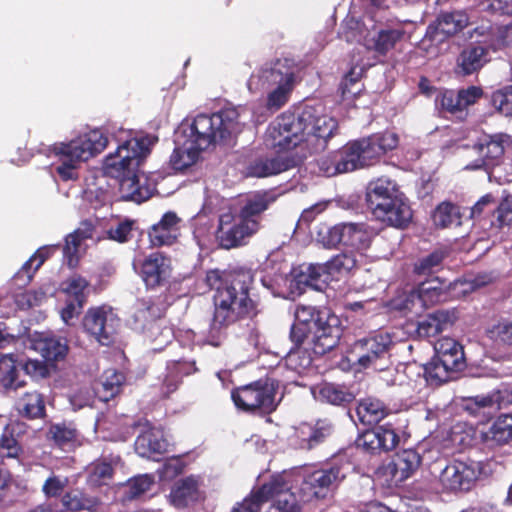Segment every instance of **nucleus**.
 <instances>
[{
	"instance_id": "obj_57",
	"label": "nucleus",
	"mask_w": 512,
	"mask_h": 512,
	"mask_svg": "<svg viewBox=\"0 0 512 512\" xmlns=\"http://www.w3.org/2000/svg\"><path fill=\"white\" fill-rule=\"evenodd\" d=\"M340 229L341 223L329 226L327 224H320L316 230V240L325 248H337L340 246Z\"/></svg>"
},
{
	"instance_id": "obj_37",
	"label": "nucleus",
	"mask_w": 512,
	"mask_h": 512,
	"mask_svg": "<svg viewBox=\"0 0 512 512\" xmlns=\"http://www.w3.org/2000/svg\"><path fill=\"white\" fill-rule=\"evenodd\" d=\"M199 484L194 476H187L176 481L171 489V503L177 508L187 507L190 502L198 500Z\"/></svg>"
},
{
	"instance_id": "obj_48",
	"label": "nucleus",
	"mask_w": 512,
	"mask_h": 512,
	"mask_svg": "<svg viewBox=\"0 0 512 512\" xmlns=\"http://www.w3.org/2000/svg\"><path fill=\"white\" fill-rule=\"evenodd\" d=\"M320 395L326 402L337 406H346L355 400V394L349 388L334 383H325Z\"/></svg>"
},
{
	"instance_id": "obj_21",
	"label": "nucleus",
	"mask_w": 512,
	"mask_h": 512,
	"mask_svg": "<svg viewBox=\"0 0 512 512\" xmlns=\"http://www.w3.org/2000/svg\"><path fill=\"white\" fill-rule=\"evenodd\" d=\"M164 313L165 309L151 298H142L137 301V308L133 316L134 323L144 333H149L148 337L154 340V330L160 329L157 320L162 318Z\"/></svg>"
},
{
	"instance_id": "obj_62",
	"label": "nucleus",
	"mask_w": 512,
	"mask_h": 512,
	"mask_svg": "<svg viewBox=\"0 0 512 512\" xmlns=\"http://www.w3.org/2000/svg\"><path fill=\"white\" fill-rule=\"evenodd\" d=\"M68 484L66 477H60L52 473L43 483L42 492L47 499L62 497Z\"/></svg>"
},
{
	"instance_id": "obj_6",
	"label": "nucleus",
	"mask_w": 512,
	"mask_h": 512,
	"mask_svg": "<svg viewBox=\"0 0 512 512\" xmlns=\"http://www.w3.org/2000/svg\"><path fill=\"white\" fill-rule=\"evenodd\" d=\"M279 381L271 376L262 377L249 384L235 387L231 399L238 410L251 414H271L279 404L276 395Z\"/></svg>"
},
{
	"instance_id": "obj_4",
	"label": "nucleus",
	"mask_w": 512,
	"mask_h": 512,
	"mask_svg": "<svg viewBox=\"0 0 512 512\" xmlns=\"http://www.w3.org/2000/svg\"><path fill=\"white\" fill-rule=\"evenodd\" d=\"M295 319L312 333V351L322 356L335 348L342 336L341 321L326 307L298 305Z\"/></svg>"
},
{
	"instance_id": "obj_16",
	"label": "nucleus",
	"mask_w": 512,
	"mask_h": 512,
	"mask_svg": "<svg viewBox=\"0 0 512 512\" xmlns=\"http://www.w3.org/2000/svg\"><path fill=\"white\" fill-rule=\"evenodd\" d=\"M295 80L294 67L289 63L288 59H277L270 65L262 67L256 75H252L249 79V88L252 86L269 89L272 87H290L293 86Z\"/></svg>"
},
{
	"instance_id": "obj_28",
	"label": "nucleus",
	"mask_w": 512,
	"mask_h": 512,
	"mask_svg": "<svg viewBox=\"0 0 512 512\" xmlns=\"http://www.w3.org/2000/svg\"><path fill=\"white\" fill-rule=\"evenodd\" d=\"M325 274L324 264H302L292 270V282L300 292L307 287L321 290L326 283V279H322Z\"/></svg>"
},
{
	"instance_id": "obj_53",
	"label": "nucleus",
	"mask_w": 512,
	"mask_h": 512,
	"mask_svg": "<svg viewBox=\"0 0 512 512\" xmlns=\"http://www.w3.org/2000/svg\"><path fill=\"white\" fill-rule=\"evenodd\" d=\"M48 439L52 440L55 445L59 447H65L76 442L78 437V431L70 424L57 423L52 424L49 427L47 433Z\"/></svg>"
},
{
	"instance_id": "obj_11",
	"label": "nucleus",
	"mask_w": 512,
	"mask_h": 512,
	"mask_svg": "<svg viewBox=\"0 0 512 512\" xmlns=\"http://www.w3.org/2000/svg\"><path fill=\"white\" fill-rule=\"evenodd\" d=\"M120 319L106 306L90 307L82 318V327L89 338L102 346H110L115 336Z\"/></svg>"
},
{
	"instance_id": "obj_42",
	"label": "nucleus",
	"mask_w": 512,
	"mask_h": 512,
	"mask_svg": "<svg viewBox=\"0 0 512 512\" xmlns=\"http://www.w3.org/2000/svg\"><path fill=\"white\" fill-rule=\"evenodd\" d=\"M457 372L455 369L444 365L438 359L432 357L431 360L423 365V376L428 386L439 387L452 379V374Z\"/></svg>"
},
{
	"instance_id": "obj_39",
	"label": "nucleus",
	"mask_w": 512,
	"mask_h": 512,
	"mask_svg": "<svg viewBox=\"0 0 512 512\" xmlns=\"http://www.w3.org/2000/svg\"><path fill=\"white\" fill-rule=\"evenodd\" d=\"M449 287V282L435 277L420 283L415 290L418 301L423 306H431L445 299Z\"/></svg>"
},
{
	"instance_id": "obj_43",
	"label": "nucleus",
	"mask_w": 512,
	"mask_h": 512,
	"mask_svg": "<svg viewBox=\"0 0 512 512\" xmlns=\"http://www.w3.org/2000/svg\"><path fill=\"white\" fill-rule=\"evenodd\" d=\"M486 441L498 446L512 441V414H502L497 417L487 432L484 433Z\"/></svg>"
},
{
	"instance_id": "obj_26",
	"label": "nucleus",
	"mask_w": 512,
	"mask_h": 512,
	"mask_svg": "<svg viewBox=\"0 0 512 512\" xmlns=\"http://www.w3.org/2000/svg\"><path fill=\"white\" fill-rule=\"evenodd\" d=\"M434 349L433 357L443 362L444 365H448L458 372L466 367L463 346L456 340L443 337L436 342Z\"/></svg>"
},
{
	"instance_id": "obj_35",
	"label": "nucleus",
	"mask_w": 512,
	"mask_h": 512,
	"mask_svg": "<svg viewBox=\"0 0 512 512\" xmlns=\"http://www.w3.org/2000/svg\"><path fill=\"white\" fill-rule=\"evenodd\" d=\"M405 33L401 25L382 27L373 36L370 49L378 55L386 56L403 40Z\"/></svg>"
},
{
	"instance_id": "obj_14",
	"label": "nucleus",
	"mask_w": 512,
	"mask_h": 512,
	"mask_svg": "<svg viewBox=\"0 0 512 512\" xmlns=\"http://www.w3.org/2000/svg\"><path fill=\"white\" fill-rule=\"evenodd\" d=\"M469 24V16L463 10L441 11L427 26L423 41L442 44L462 32Z\"/></svg>"
},
{
	"instance_id": "obj_1",
	"label": "nucleus",
	"mask_w": 512,
	"mask_h": 512,
	"mask_svg": "<svg viewBox=\"0 0 512 512\" xmlns=\"http://www.w3.org/2000/svg\"><path fill=\"white\" fill-rule=\"evenodd\" d=\"M338 133V121L324 114L320 105H304L297 115L282 113L269 125L267 137L278 152L296 151L275 157L255 158L247 165L246 174L265 178L300 166L307 154L324 151Z\"/></svg>"
},
{
	"instance_id": "obj_12",
	"label": "nucleus",
	"mask_w": 512,
	"mask_h": 512,
	"mask_svg": "<svg viewBox=\"0 0 512 512\" xmlns=\"http://www.w3.org/2000/svg\"><path fill=\"white\" fill-rule=\"evenodd\" d=\"M483 463L455 460L442 470L439 481L442 489L449 493L468 492L483 473Z\"/></svg>"
},
{
	"instance_id": "obj_55",
	"label": "nucleus",
	"mask_w": 512,
	"mask_h": 512,
	"mask_svg": "<svg viewBox=\"0 0 512 512\" xmlns=\"http://www.w3.org/2000/svg\"><path fill=\"white\" fill-rule=\"evenodd\" d=\"M361 73L351 69L341 80L339 90L343 100H354L362 91L363 85L360 82Z\"/></svg>"
},
{
	"instance_id": "obj_63",
	"label": "nucleus",
	"mask_w": 512,
	"mask_h": 512,
	"mask_svg": "<svg viewBox=\"0 0 512 512\" xmlns=\"http://www.w3.org/2000/svg\"><path fill=\"white\" fill-rule=\"evenodd\" d=\"M355 445L357 448L370 454H376L381 452L378 434L376 433L375 428L367 429L361 434H359L355 440Z\"/></svg>"
},
{
	"instance_id": "obj_51",
	"label": "nucleus",
	"mask_w": 512,
	"mask_h": 512,
	"mask_svg": "<svg viewBox=\"0 0 512 512\" xmlns=\"http://www.w3.org/2000/svg\"><path fill=\"white\" fill-rule=\"evenodd\" d=\"M289 337L294 345L288 353V360L292 363L295 361V358L299 357V354L302 353L300 347L307 340L310 345H312V333H310L309 328L301 321L295 320V323L291 326ZM310 348L312 349V346H310ZM303 354H305V352H303Z\"/></svg>"
},
{
	"instance_id": "obj_17",
	"label": "nucleus",
	"mask_w": 512,
	"mask_h": 512,
	"mask_svg": "<svg viewBox=\"0 0 512 512\" xmlns=\"http://www.w3.org/2000/svg\"><path fill=\"white\" fill-rule=\"evenodd\" d=\"M171 273L170 259L161 252L150 253L139 266V276L150 290L168 285Z\"/></svg>"
},
{
	"instance_id": "obj_10",
	"label": "nucleus",
	"mask_w": 512,
	"mask_h": 512,
	"mask_svg": "<svg viewBox=\"0 0 512 512\" xmlns=\"http://www.w3.org/2000/svg\"><path fill=\"white\" fill-rule=\"evenodd\" d=\"M347 465L337 458L324 463L304 476L302 490L317 499L327 498L345 479Z\"/></svg>"
},
{
	"instance_id": "obj_23",
	"label": "nucleus",
	"mask_w": 512,
	"mask_h": 512,
	"mask_svg": "<svg viewBox=\"0 0 512 512\" xmlns=\"http://www.w3.org/2000/svg\"><path fill=\"white\" fill-rule=\"evenodd\" d=\"M252 235L232 215H222L216 238L220 247L231 249L244 244L246 238Z\"/></svg>"
},
{
	"instance_id": "obj_52",
	"label": "nucleus",
	"mask_w": 512,
	"mask_h": 512,
	"mask_svg": "<svg viewBox=\"0 0 512 512\" xmlns=\"http://www.w3.org/2000/svg\"><path fill=\"white\" fill-rule=\"evenodd\" d=\"M486 336L494 343L512 346V317L500 318L490 325Z\"/></svg>"
},
{
	"instance_id": "obj_59",
	"label": "nucleus",
	"mask_w": 512,
	"mask_h": 512,
	"mask_svg": "<svg viewBox=\"0 0 512 512\" xmlns=\"http://www.w3.org/2000/svg\"><path fill=\"white\" fill-rule=\"evenodd\" d=\"M288 489L287 482L280 475L272 477V479L264 483L261 487H259L256 492L262 498V500L266 503L270 499L275 496L281 494L285 490Z\"/></svg>"
},
{
	"instance_id": "obj_64",
	"label": "nucleus",
	"mask_w": 512,
	"mask_h": 512,
	"mask_svg": "<svg viewBox=\"0 0 512 512\" xmlns=\"http://www.w3.org/2000/svg\"><path fill=\"white\" fill-rule=\"evenodd\" d=\"M490 47L493 51H505L506 54L512 52V27L499 29L498 33L492 39Z\"/></svg>"
},
{
	"instance_id": "obj_60",
	"label": "nucleus",
	"mask_w": 512,
	"mask_h": 512,
	"mask_svg": "<svg viewBox=\"0 0 512 512\" xmlns=\"http://www.w3.org/2000/svg\"><path fill=\"white\" fill-rule=\"evenodd\" d=\"M491 103L503 115L512 116V85L493 92Z\"/></svg>"
},
{
	"instance_id": "obj_30",
	"label": "nucleus",
	"mask_w": 512,
	"mask_h": 512,
	"mask_svg": "<svg viewBox=\"0 0 512 512\" xmlns=\"http://www.w3.org/2000/svg\"><path fill=\"white\" fill-rule=\"evenodd\" d=\"M123 197L136 203H142L153 195L154 186L148 183L144 175L132 173L119 181Z\"/></svg>"
},
{
	"instance_id": "obj_22",
	"label": "nucleus",
	"mask_w": 512,
	"mask_h": 512,
	"mask_svg": "<svg viewBox=\"0 0 512 512\" xmlns=\"http://www.w3.org/2000/svg\"><path fill=\"white\" fill-rule=\"evenodd\" d=\"M479 158L468 164L466 168L471 170L487 169L496 164L504 154L503 141L492 136H485L473 146Z\"/></svg>"
},
{
	"instance_id": "obj_24",
	"label": "nucleus",
	"mask_w": 512,
	"mask_h": 512,
	"mask_svg": "<svg viewBox=\"0 0 512 512\" xmlns=\"http://www.w3.org/2000/svg\"><path fill=\"white\" fill-rule=\"evenodd\" d=\"M421 464V456L416 450L405 449L398 452L388 464L387 470L395 483H401L411 477Z\"/></svg>"
},
{
	"instance_id": "obj_7",
	"label": "nucleus",
	"mask_w": 512,
	"mask_h": 512,
	"mask_svg": "<svg viewBox=\"0 0 512 512\" xmlns=\"http://www.w3.org/2000/svg\"><path fill=\"white\" fill-rule=\"evenodd\" d=\"M157 141V136L149 134L125 140L114 153L105 157L104 175L121 181L131 174L133 167H138L142 163Z\"/></svg>"
},
{
	"instance_id": "obj_33",
	"label": "nucleus",
	"mask_w": 512,
	"mask_h": 512,
	"mask_svg": "<svg viewBox=\"0 0 512 512\" xmlns=\"http://www.w3.org/2000/svg\"><path fill=\"white\" fill-rule=\"evenodd\" d=\"M488 49L481 45H469L457 58V67L464 76L478 72L488 62Z\"/></svg>"
},
{
	"instance_id": "obj_40",
	"label": "nucleus",
	"mask_w": 512,
	"mask_h": 512,
	"mask_svg": "<svg viewBox=\"0 0 512 512\" xmlns=\"http://www.w3.org/2000/svg\"><path fill=\"white\" fill-rule=\"evenodd\" d=\"M25 432V424L20 421H11L4 426L0 437V454L3 457L15 458L21 452L17 437Z\"/></svg>"
},
{
	"instance_id": "obj_58",
	"label": "nucleus",
	"mask_w": 512,
	"mask_h": 512,
	"mask_svg": "<svg viewBox=\"0 0 512 512\" xmlns=\"http://www.w3.org/2000/svg\"><path fill=\"white\" fill-rule=\"evenodd\" d=\"M375 429L378 434L381 451H392L398 446L400 437L392 424L386 423L384 425L377 426Z\"/></svg>"
},
{
	"instance_id": "obj_61",
	"label": "nucleus",
	"mask_w": 512,
	"mask_h": 512,
	"mask_svg": "<svg viewBox=\"0 0 512 512\" xmlns=\"http://www.w3.org/2000/svg\"><path fill=\"white\" fill-rule=\"evenodd\" d=\"M124 382V375L117 371H112L109 376H106L105 381L102 383L103 395L100 396L101 400L107 402L114 398L121 391Z\"/></svg>"
},
{
	"instance_id": "obj_8",
	"label": "nucleus",
	"mask_w": 512,
	"mask_h": 512,
	"mask_svg": "<svg viewBox=\"0 0 512 512\" xmlns=\"http://www.w3.org/2000/svg\"><path fill=\"white\" fill-rule=\"evenodd\" d=\"M228 294L218 297V306H214L213 318L206 335V343L219 347L227 337V328L234 323L254 319L260 312V307H248L244 302L231 306Z\"/></svg>"
},
{
	"instance_id": "obj_13",
	"label": "nucleus",
	"mask_w": 512,
	"mask_h": 512,
	"mask_svg": "<svg viewBox=\"0 0 512 512\" xmlns=\"http://www.w3.org/2000/svg\"><path fill=\"white\" fill-rule=\"evenodd\" d=\"M277 200L270 190H260L248 194L239 210L232 215L252 236L261 228L263 213Z\"/></svg>"
},
{
	"instance_id": "obj_38",
	"label": "nucleus",
	"mask_w": 512,
	"mask_h": 512,
	"mask_svg": "<svg viewBox=\"0 0 512 512\" xmlns=\"http://www.w3.org/2000/svg\"><path fill=\"white\" fill-rule=\"evenodd\" d=\"M15 408L19 415L30 420L46 416L44 396L36 390L25 392L16 401Z\"/></svg>"
},
{
	"instance_id": "obj_32",
	"label": "nucleus",
	"mask_w": 512,
	"mask_h": 512,
	"mask_svg": "<svg viewBox=\"0 0 512 512\" xmlns=\"http://www.w3.org/2000/svg\"><path fill=\"white\" fill-rule=\"evenodd\" d=\"M168 443L161 432L154 428L143 431L135 441V450L141 457L151 458L163 455L167 451Z\"/></svg>"
},
{
	"instance_id": "obj_5",
	"label": "nucleus",
	"mask_w": 512,
	"mask_h": 512,
	"mask_svg": "<svg viewBox=\"0 0 512 512\" xmlns=\"http://www.w3.org/2000/svg\"><path fill=\"white\" fill-rule=\"evenodd\" d=\"M205 283L216 291L213 296L214 306H218V297L223 294L230 296L231 306H237L240 301L248 307L261 306V299L253 286L254 275L251 270L240 269L225 273L212 269L206 272Z\"/></svg>"
},
{
	"instance_id": "obj_49",
	"label": "nucleus",
	"mask_w": 512,
	"mask_h": 512,
	"mask_svg": "<svg viewBox=\"0 0 512 512\" xmlns=\"http://www.w3.org/2000/svg\"><path fill=\"white\" fill-rule=\"evenodd\" d=\"M432 219L435 226L439 228H447L452 225H460V209L457 205L444 201L435 208Z\"/></svg>"
},
{
	"instance_id": "obj_34",
	"label": "nucleus",
	"mask_w": 512,
	"mask_h": 512,
	"mask_svg": "<svg viewBox=\"0 0 512 512\" xmlns=\"http://www.w3.org/2000/svg\"><path fill=\"white\" fill-rule=\"evenodd\" d=\"M33 348L46 363H54L63 360L69 350L67 342L60 337L45 336L33 341Z\"/></svg>"
},
{
	"instance_id": "obj_54",
	"label": "nucleus",
	"mask_w": 512,
	"mask_h": 512,
	"mask_svg": "<svg viewBox=\"0 0 512 512\" xmlns=\"http://www.w3.org/2000/svg\"><path fill=\"white\" fill-rule=\"evenodd\" d=\"M357 260L353 253H340L332 257L324 264L327 275H344L348 274L356 267Z\"/></svg>"
},
{
	"instance_id": "obj_41",
	"label": "nucleus",
	"mask_w": 512,
	"mask_h": 512,
	"mask_svg": "<svg viewBox=\"0 0 512 512\" xmlns=\"http://www.w3.org/2000/svg\"><path fill=\"white\" fill-rule=\"evenodd\" d=\"M356 413L363 424L375 425L389 414V408L381 400L367 397L359 402Z\"/></svg>"
},
{
	"instance_id": "obj_45",
	"label": "nucleus",
	"mask_w": 512,
	"mask_h": 512,
	"mask_svg": "<svg viewBox=\"0 0 512 512\" xmlns=\"http://www.w3.org/2000/svg\"><path fill=\"white\" fill-rule=\"evenodd\" d=\"M20 362L18 363L11 354L0 358V383L6 389H18L25 385L19 379Z\"/></svg>"
},
{
	"instance_id": "obj_46",
	"label": "nucleus",
	"mask_w": 512,
	"mask_h": 512,
	"mask_svg": "<svg viewBox=\"0 0 512 512\" xmlns=\"http://www.w3.org/2000/svg\"><path fill=\"white\" fill-rule=\"evenodd\" d=\"M91 236V228L85 230L77 229L66 236L65 245L62 247V250L63 257L70 268H75L78 265V250L81 242Z\"/></svg>"
},
{
	"instance_id": "obj_44",
	"label": "nucleus",
	"mask_w": 512,
	"mask_h": 512,
	"mask_svg": "<svg viewBox=\"0 0 512 512\" xmlns=\"http://www.w3.org/2000/svg\"><path fill=\"white\" fill-rule=\"evenodd\" d=\"M502 400L501 391H495L488 395H477L469 399L467 410L474 415H490L502 408Z\"/></svg>"
},
{
	"instance_id": "obj_15",
	"label": "nucleus",
	"mask_w": 512,
	"mask_h": 512,
	"mask_svg": "<svg viewBox=\"0 0 512 512\" xmlns=\"http://www.w3.org/2000/svg\"><path fill=\"white\" fill-rule=\"evenodd\" d=\"M392 345L391 335L380 332L355 341L351 348V355L360 366L367 368L383 358Z\"/></svg>"
},
{
	"instance_id": "obj_47",
	"label": "nucleus",
	"mask_w": 512,
	"mask_h": 512,
	"mask_svg": "<svg viewBox=\"0 0 512 512\" xmlns=\"http://www.w3.org/2000/svg\"><path fill=\"white\" fill-rule=\"evenodd\" d=\"M63 291L68 295V301L77 304L78 312H81L88 300L89 282L80 275H74L66 280Z\"/></svg>"
},
{
	"instance_id": "obj_56",
	"label": "nucleus",
	"mask_w": 512,
	"mask_h": 512,
	"mask_svg": "<svg viewBox=\"0 0 512 512\" xmlns=\"http://www.w3.org/2000/svg\"><path fill=\"white\" fill-rule=\"evenodd\" d=\"M60 502L63 509H56V512H80L89 508V500L85 497L84 493L79 490L65 492Z\"/></svg>"
},
{
	"instance_id": "obj_20",
	"label": "nucleus",
	"mask_w": 512,
	"mask_h": 512,
	"mask_svg": "<svg viewBox=\"0 0 512 512\" xmlns=\"http://www.w3.org/2000/svg\"><path fill=\"white\" fill-rule=\"evenodd\" d=\"M402 193L396 181L386 177H380L368 184L366 203L374 215V212H378L379 209L388 205V202L394 200L395 196L398 197Z\"/></svg>"
},
{
	"instance_id": "obj_3",
	"label": "nucleus",
	"mask_w": 512,
	"mask_h": 512,
	"mask_svg": "<svg viewBox=\"0 0 512 512\" xmlns=\"http://www.w3.org/2000/svg\"><path fill=\"white\" fill-rule=\"evenodd\" d=\"M107 145L108 137L98 129L79 135L68 143H55L51 151L61 162L56 167L57 174L63 181L76 179L78 164L98 155Z\"/></svg>"
},
{
	"instance_id": "obj_29",
	"label": "nucleus",
	"mask_w": 512,
	"mask_h": 512,
	"mask_svg": "<svg viewBox=\"0 0 512 512\" xmlns=\"http://www.w3.org/2000/svg\"><path fill=\"white\" fill-rule=\"evenodd\" d=\"M340 237V245L357 251L366 250L372 241V234L365 223L342 222Z\"/></svg>"
},
{
	"instance_id": "obj_50",
	"label": "nucleus",
	"mask_w": 512,
	"mask_h": 512,
	"mask_svg": "<svg viewBox=\"0 0 512 512\" xmlns=\"http://www.w3.org/2000/svg\"><path fill=\"white\" fill-rule=\"evenodd\" d=\"M114 476V468L110 461L102 458L91 463L88 482L95 487L107 485Z\"/></svg>"
},
{
	"instance_id": "obj_27",
	"label": "nucleus",
	"mask_w": 512,
	"mask_h": 512,
	"mask_svg": "<svg viewBox=\"0 0 512 512\" xmlns=\"http://www.w3.org/2000/svg\"><path fill=\"white\" fill-rule=\"evenodd\" d=\"M455 320L456 316L453 311L435 310L417 323L416 333L421 338L435 337L453 325Z\"/></svg>"
},
{
	"instance_id": "obj_31",
	"label": "nucleus",
	"mask_w": 512,
	"mask_h": 512,
	"mask_svg": "<svg viewBox=\"0 0 512 512\" xmlns=\"http://www.w3.org/2000/svg\"><path fill=\"white\" fill-rule=\"evenodd\" d=\"M332 433L333 425L327 420H317L314 425L302 423L297 429L301 448L308 450L323 443Z\"/></svg>"
},
{
	"instance_id": "obj_36",
	"label": "nucleus",
	"mask_w": 512,
	"mask_h": 512,
	"mask_svg": "<svg viewBox=\"0 0 512 512\" xmlns=\"http://www.w3.org/2000/svg\"><path fill=\"white\" fill-rule=\"evenodd\" d=\"M446 247L436 248L429 254L418 258L413 264V274L419 277H431L443 269L444 261L449 256Z\"/></svg>"
},
{
	"instance_id": "obj_9",
	"label": "nucleus",
	"mask_w": 512,
	"mask_h": 512,
	"mask_svg": "<svg viewBox=\"0 0 512 512\" xmlns=\"http://www.w3.org/2000/svg\"><path fill=\"white\" fill-rule=\"evenodd\" d=\"M347 145L357 170L379 163L389 152L398 147L399 136L393 131L385 130L351 140Z\"/></svg>"
},
{
	"instance_id": "obj_2",
	"label": "nucleus",
	"mask_w": 512,
	"mask_h": 512,
	"mask_svg": "<svg viewBox=\"0 0 512 512\" xmlns=\"http://www.w3.org/2000/svg\"><path fill=\"white\" fill-rule=\"evenodd\" d=\"M240 114L235 107H225L213 114H199L192 123L182 125L170 166L183 171L196 163L199 153L211 144L224 143L242 131Z\"/></svg>"
},
{
	"instance_id": "obj_18",
	"label": "nucleus",
	"mask_w": 512,
	"mask_h": 512,
	"mask_svg": "<svg viewBox=\"0 0 512 512\" xmlns=\"http://www.w3.org/2000/svg\"><path fill=\"white\" fill-rule=\"evenodd\" d=\"M181 218L174 211H167L161 219L148 230L151 247L171 246L180 236Z\"/></svg>"
},
{
	"instance_id": "obj_19",
	"label": "nucleus",
	"mask_w": 512,
	"mask_h": 512,
	"mask_svg": "<svg viewBox=\"0 0 512 512\" xmlns=\"http://www.w3.org/2000/svg\"><path fill=\"white\" fill-rule=\"evenodd\" d=\"M373 216L388 226L405 229L412 220L413 212L408 198L402 193L398 197L395 196L394 200L388 202V205L379 209L378 212H374Z\"/></svg>"
},
{
	"instance_id": "obj_25",
	"label": "nucleus",
	"mask_w": 512,
	"mask_h": 512,
	"mask_svg": "<svg viewBox=\"0 0 512 512\" xmlns=\"http://www.w3.org/2000/svg\"><path fill=\"white\" fill-rule=\"evenodd\" d=\"M317 164L319 171L328 177L355 170V164L351 158L347 143L340 149L321 157Z\"/></svg>"
}]
</instances>
